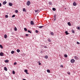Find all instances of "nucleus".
<instances>
[{
    "instance_id": "09e8293b",
    "label": "nucleus",
    "mask_w": 80,
    "mask_h": 80,
    "mask_svg": "<svg viewBox=\"0 0 80 80\" xmlns=\"http://www.w3.org/2000/svg\"><path fill=\"white\" fill-rule=\"evenodd\" d=\"M23 80H26V79H23Z\"/></svg>"
},
{
    "instance_id": "c756f323",
    "label": "nucleus",
    "mask_w": 80,
    "mask_h": 80,
    "mask_svg": "<svg viewBox=\"0 0 80 80\" xmlns=\"http://www.w3.org/2000/svg\"><path fill=\"white\" fill-rule=\"evenodd\" d=\"M5 18H8V15H6L5 16Z\"/></svg>"
},
{
    "instance_id": "c03bdc74",
    "label": "nucleus",
    "mask_w": 80,
    "mask_h": 80,
    "mask_svg": "<svg viewBox=\"0 0 80 80\" xmlns=\"http://www.w3.org/2000/svg\"><path fill=\"white\" fill-rule=\"evenodd\" d=\"M77 44H80V43L78 42H77Z\"/></svg>"
},
{
    "instance_id": "e433bc0d",
    "label": "nucleus",
    "mask_w": 80,
    "mask_h": 80,
    "mask_svg": "<svg viewBox=\"0 0 80 80\" xmlns=\"http://www.w3.org/2000/svg\"><path fill=\"white\" fill-rule=\"evenodd\" d=\"M15 17V15H13L12 16V17L13 18V17Z\"/></svg>"
},
{
    "instance_id": "aec40b11",
    "label": "nucleus",
    "mask_w": 80,
    "mask_h": 80,
    "mask_svg": "<svg viewBox=\"0 0 80 80\" xmlns=\"http://www.w3.org/2000/svg\"><path fill=\"white\" fill-rule=\"evenodd\" d=\"M14 53H15V51H12L11 52V53H12V54H13Z\"/></svg>"
},
{
    "instance_id": "ea45409f",
    "label": "nucleus",
    "mask_w": 80,
    "mask_h": 80,
    "mask_svg": "<svg viewBox=\"0 0 80 80\" xmlns=\"http://www.w3.org/2000/svg\"><path fill=\"white\" fill-rule=\"evenodd\" d=\"M77 29H78V30H80V27H78Z\"/></svg>"
},
{
    "instance_id": "72a5a7b5",
    "label": "nucleus",
    "mask_w": 80,
    "mask_h": 80,
    "mask_svg": "<svg viewBox=\"0 0 80 80\" xmlns=\"http://www.w3.org/2000/svg\"><path fill=\"white\" fill-rule=\"evenodd\" d=\"M72 32L73 33H75V31H74V30H72Z\"/></svg>"
},
{
    "instance_id": "393cba45",
    "label": "nucleus",
    "mask_w": 80,
    "mask_h": 80,
    "mask_svg": "<svg viewBox=\"0 0 80 80\" xmlns=\"http://www.w3.org/2000/svg\"><path fill=\"white\" fill-rule=\"evenodd\" d=\"M24 30L26 31L27 32V28H24Z\"/></svg>"
},
{
    "instance_id": "a18cd8bd",
    "label": "nucleus",
    "mask_w": 80,
    "mask_h": 80,
    "mask_svg": "<svg viewBox=\"0 0 80 80\" xmlns=\"http://www.w3.org/2000/svg\"><path fill=\"white\" fill-rule=\"evenodd\" d=\"M0 7H2V3H0Z\"/></svg>"
},
{
    "instance_id": "f257e3e1",
    "label": "nucleus",
    "mask_w": 80,
    "mask_h": 80,
    "mask_svg": "<svg viewBox=\"0 0 80 80\" xmlns=\"http://www.w3.org/2000/svg\"><path fill=\"white\" fill-rule=\"evenodd\" d=\"M27 5L28 6H29V5H30V2L29 1H28L27 2Z\"/></svg>"
},
{
    "instance_id": "bb28decb",
    "label": "nucleus",
    "mask_w": 80,
    "mask_h": 80,
    "mask_svg": "<svg viewBox=\"0 0 80 80\" xmlns=\"http://www.w3.org/2000/svg\"><path fill=\"white\" fill-rule=\"evenodd\" d=\"M15 13H18V10H15Z\"/></svg>"
},
{
    "instance_id": "c85d7f7f",
    "label": "nucleus",
    "mask_w": 80,
    "mask_h": 80,
    "mask_svg": "<svg viewBox=\"0 0 80 80\" xmlns=\"http://www.w3.org/2000/svg\"><path fill=\"white\" fill-rule=\"evenodd\" d=\"M39 11V10H35V12H36L38 13V12Z\"/></svg>"
},
{
    "instance_id": "0eeeda50",
    "label": "nucleus",
    "mask_w": 80,
    "mask_h": 80,
    "mask_svg": "<svg viewBox=\"0 0 80 80\" xmlns=\"http://www.w3.org/2000/svg\"><path fill=\"white\" fill-rule=\"evenodd\" d=\"M73 5L74 6H76V5H77V3L75 2H74L73 3Z\"/></svg>"
},
{
    "instance_id": "7ed1b4c3",
    "label": "nucleus",
    "mask_w": 80,
    "mask_h": 80,
    "mask_svg": "<svg viewBox=\"0 0 80 80\" xmlns=\"http://www.w3.org/2000/svg\"><path fill=\"white\" fill-rule=\"evenodd\" d=\"M24 72H26V74H29V73H28V70H27L25 69L24 70Z\"/></svg>"
},
{
    "instance_id": "20e7f679",
    "label": "nucleus",
    "mask_w": 80,
    "mask_h": 80,
    "mask_svg": "<svg viewBox=\"0 0 80 80\" xmlns=\"http://www.w3.org/2000/svg\"><path fill=\"white\" fill-rule=\"evenodd\" d=\"M9 6H10L11 7H12V5H13V4L11 2H9Z\"/></svg>"
},
{
    "instance_id": "b1692460",
    "label": "nucleus",
    "mask_w": 80,
    "mask_h": 80,
    "mask_svg": "<svg viewBox=\"0 0 80 80\" xmlns=\"http://www.w3.org/2000/svg\"><path fill=\"white\" fill-rule=\"evenodd\" d=\"M48 41L49 42H51V40H50L49 38L48 39Z\"/></svg>"
},
{
    "instance_id": "79ce46f5",
    "label": "nucleus",
    "mask_w": 80,
    "mask_h": 80,
    "mask_svg": "<svg viewBox=\"0 0 80 80\" xmlns=\"http://www.w3.org/2000/svg\"><path fill=\"white\" fill-rule=\"evenodd\" d=\"M16 64H17V62H15L14 63V65H16Z\"/></svg>"
},
{
    "instance_id": "a211bd4d",
    "label": "nucleus",
    "mask_w": 80,
    "mask_h": 80,
    "mask_svg": "<svg viewBox=\"0 0 80 80\" xmlns=\"http://www.w3.org/2000/svg\"><path fill=\"white\" fill-rule=\"evenodd\" d=\"M74 58H75V59H76V60H78V58L77 56H75L74 57Z\"/></svg>"
},
{
    "instance_id": "c9c22d12",
    "label": "nucleus",
    "mask_w": 80,
    "mask_h": 80,
    "mask_svg": "<svg viewBox=\"0 0 80 80\" xmlns=\"http://www.w3.org/2000/svg\"><path fill=\"white\" fill-rule=\"evenodd\" d=\"M57 15L56 14H55L54 16V18H56V16Z\"/></svg>"
},
{
    "instance_id": "2f4dec72",
    "label": "nucleus",
    "mask_w": 80,
    "mask_h": 80,
    "mask_svg": "<svg viewBox=\"0 0 80 80\" xmlns=\"http://www.w3.org/2000/svg\"><path fill=\"white\" fill-rule=\"evenodd\" d=\"M28 32L29 33H31L32 32H31V31H30L28 30Z\"/></svg>"
},
{
    "instance_id": "58836bf2",
    "label": "nucleus",
    "mask_w": 80,
    "mask_h": 80,
    "mask_svg": "<svg viewBox=\"0 0 80 80\" xmlns=\"http://www.w3.org/2000/svg\"><path fill=\"white\" fill-rule=\"evenodd\" d=\"M44 48H47V46H44Z\"/></svg>"
},
{
    "instance_id": "8fccbe9b",
    "label": "nucleus",
    "mask_w": 80,
    "mask_h": 80,
    "mask_svg": "<svg viewBox=\"0 0 80 80\" xmlns=\"http://www.w3.org/2000/svg\"><path fill=\"white\" fill-rule=\"evenodd\" d=\"M65 10H66V9H67V8H65Z\"/></svg>"
},
{
    "instance_id": "1a4fd4ad",
    "label": "nucleus",
    "mask_w": 80,
    "mask_h": 80,
    "mask_svg": "<svg viewBox=\"0 0 80 80\" xmlns=\"http://www.w3.org/2000/svg\"><path fill=\"white\" fill-rule=\"evenodd\" d=\"M68 24L69 26H71V23H70V22H68Z\"/></svg>"
},
{
    "instance_id": "dca6fc26",
    "label": "nucleus",
    "mask_w": 80,
    "mask_h": 80,
    "mask_svg": "<svg viewBox=\"0 0 80 80\" xmlns=\"http://www.w3.org/2000/svg\"><path fill=\"white\" fill-rule=\"evenodd\" d=\"M17 51L18 53H19V52H20V50L19 49H17Z\"/></svg>"
},
{
    "instance_id": "7c9ffc66",
    "label": "nucleus",
    "mask_w": 80,
    "mask_h": 80,
    "mask_svg": "<svg viewBox=\"0 0 80 80\" xmlns=\"http://www.w3.org/2000/svg\"><path fill=\"white\" fill-rule=\"evenodd\" d=\"M0 47L1 48H3V46H2V45L1 44L0 45Z\"/></svg>"
},
{
    "instance_id": "f3484780",
    "label": "nucleus",
    "mask_w": 80,
    "mask_h": 80,
    "mask_svg": "<svg viewBox=\"0 0 80 80\" xmlns=\"http://www.w3.org/2000/svg\"><path fill=\"white\" fill-rule=\"evenodd\" d=\"M47 72L48 73H50V71L49 69L47 70Z\"/></svg>"
},
{
    "instance_id": "423d86ee",
    "label": "nucleus",
    "mask_w": 80,
    "mask_h": 80,
    "mask_svg": "<svg viewBox=\"0 0 80 80\" xmlns=\"http://www.w3.org/2000/svg\"><path fill=\"white\" fill-rule=\"evenodd\" d=\"M7 3V2L6 1H4L2 2V3L3 5H5V4Z\"/></svg>"
},
{
    "instance_id": "5701e85b",
    "label": "nucleus",
    "mask_w": 80,
    "mask_h": 80,
    "mask_svg": "<svg viewBox=\"0 0 80 80\" xmlns=\"http://www.w3.org/2000/svg\"><path fill=\"white\" fill-rule=\"evenodd\" d=\"M50 34L51 35H54V33H53V32H51Z\"/></svg>"
},
{
    "instance_id": "f8f14e48",
    "label": "nucleus",
    "mask_w": 80,
    "mask_h": 80,
    "mask_svg": "<svg viewBox=\"0 0 80 80\" xmlns=\"http://www.w3.org/2000/svg\"><path fill=\"white\" fill-rule=\"evenodd\" d=\"M48 3L50 5H52V3L51 2H48Z\"/></svg>"
},
{
    "instance_id": "9d476101",
    "label": "nucleus",
    "mask_w": 80,
    "mask_h": 80,
    "mask_svg": "<svg viewBox=\"0 0 80 80\" xmlns=\"http://www.w3.org/2000/svg\"><path fill=\"white\" fill-rule=\"evenodd\" d=\"M65 33H66V35H68L69 34V33H68L67 31H65Z\"/></svg>"
},
{
    "instance_id": "4be33fe9",
    "label": "nucleus",
    "mask_w": 80,
    "mask_h": 80,
    "mask_svg": "<svg viewBox=\"0 0 80 80\" xmlns=\"http://www.w3.org/2000/svg\"><path fill=\"white\" fill-rule=\"evenodd\" d=\"M14 30L15 31H17V28L16 27H15L14 28Z\"/></svg>"
},
{
    "instance_id": "412c9836",
    "label": "nucleus",
    "mask_w": 80,
    "mask_h": 80,
    "mask_svg": "<svg viewBox=\"0 0 80 80\" xmlns=\"http://www.w3.org/2000/svg\"><path fill=\"white\" fill-rule=\"evenodd\" d=\"M22 10L23 12H26V9L25 8H23Z\"/></svg>"
},
{
    "instance_id": "39448f33",
    "label": "nucleus",
    "mask_w": 80,
    "mask_h": 80,
    "mask_svg": "<svg viewBox=\"0 0 80 80\" xmlns=\"http://www.w3.org/2000/svg\"><path fill=\"white\" fill-rule=\"evenodd\" d=\"M0 56H3V53L2 52L0 53Z\"/></svg>"
},
{
    "instance_id": "9b49d317",
    "label": "nucleus",
    "mask_w": 80,
    "mask_h": 80,
    "mask_svg": "<svg viewBox=\"0 0 80 80\" xmlns=\"http://www.w3.org/2000/svg\"><path fill=\"white\" fill-rule=\"evenodd\" d=\"M4 37L5 38H7V34H5L4 35Z\"/></svg>"
},
{
    "instance_id": "37998d69",
    "label": "nucleus",
    "mask_w": 80,
    "mask_h": 80,
    "mask_svg": "<svg viewBox=\"0 0 80 80\" xmlns=\"http://www.w3.org/2000/svg\"><path fill=\"white\" fill-rule=\"evenodd\" d=\"M68 75H70V72H68Z\"/></svg>"
},
{
    "instance_id": "de8ad7c7",
    "label": "nucleus",
    "mask_w": 80,
    "mask_h": 80,
    "mask_svg": "<svg viewBox=\"0 0 80 80\" xmlns=\"http://www.w3.org/2000/svg\"><path fill=\"white\" fill-rule=\"evenodd\" d=\"M55 20H56V18H54V21H55Z\"/></svg>"
},
{
    "instance_id": "4468645a",
    "label": "nucleus",
    "mask_w": 80,
    "mask_h": 80,
    "mask_svg": "<svg viewBox=\"0 0 80 80\" xmlns=\"http://www.w3.org/2000/svg\"><path fill=\"white\" fill-rule=\"evenodd\" d=\"M44 26H40L39 27V28H42V27H44Z\"/></svg>"
},
{
    "instance_id": "a878e982",
    "label": "nucleus",
    "mask_w": 80,
    "mask_h": 80,
    "mask_svg": "<svg viewBox=\"0 0 80 80\" xmlns=\"http://www.w3.org/2000/svg\"><path fill=\"white\" fill-rule=\"evenodd\" d=\"M5 62H6L7 63H8V60H7L5 61Z\"/></svg>"
},
{
    "instance_id": "ddd939ff",
    "label": "nucleus",
    "mask_w": 80,
    "mask_h": 80,
    "mask_svg": "<svg viewBox=\"0 0 80 80\" xmlns=\"http://www.w3.org/2000/svg\"><path fill=\"white\" fill-rule=\"evenodd\" d=\"M4 70H5V71H7V68L6 67H4Z\"/></svg>"
},
{
    "instance_id": "473e14b6",
    "label": "nucleus",
    "mask_w": 80,
    "mask_h": 80,
    "mask_svg": "<svg viewBox=\"0 0 80 80\" xmlns=\"http://www.w3.org/2000/svg\"><path fill=\"white\" fill-rule=\"evenodd\" d=\"M35 32L36 33H38V31L37 30H36Z\"/></svg>"
},
{
    "instance_id": "4c0bfd02",
    "label": "nucleus",
    "mask_w": 80,
    "mask_h": 80,
    "mask_svg": "<svg viewBox=\"0 0 80 80\" xmlns=\"http://www.w3.org/2000/svg\"><path fill=\"white\" fill-rule=\"evenodd\" d=\"M28 34H26V37H28Z\"/></svg>"
},
{
    "instance_id": "a19ab883",
    "label": "nucleus",
    "mask_w": 80,
    "mask_h": 80,
    "mask_svg": "<svg viewBox=\"0 0 80 80\" xmlns=\"http://www.w3.org/2000/svg\"><path fill=\"white\" fill-rule=\"evenodd\" d=\"M60 67H62V68H63V66L62 65H61Z\"/></svg>"
},
{
    "instance_id": "2eb2a0df",
    "label": "nucleus",
    "mask_w": 80,
    "mask_h": 80,
    "mask_svg": "<svg viewBox=\"0 0 80 80\" xmlns=\"http://www.w3.org/2000/svg\"><path fill=\"white\" fill-rule=\"evenodd\" d=\"M45 58H46V59H47V58H48V56L46 55L45 56Z\"/></svg>"
},
{
    "instance_id": "f704fd0d",
    "label": "nucleus",
    "mask_w": 80,
    "mask_h": 80,
    "mask_svg": "<svg viewBox=\"0 0 80 80\" xmlns=\"http://www.w3.org/2000/svg\"><path fill=\"white\" fill-rule=\"evenodd\" d=\"M12 73L13 74H15V72L14 71H12Z\"/></svg>"
},
{
    "instance_id": "6e6552de",
    "label": "nucleus",
    "mask_w": 80,
    "mask_h": 80,
    "mask_svg": "<svg viewBox=\"0 0 80 80\" xmlns=\"http://www.w3.org/2000/svg\"><path fill=\"white\" fill-rule=\"evenodd\" d=\"M31 25H34V23L33 22V21H31Z\"/></svg>"
},
{
    "instance_id": "49530a36",
    "label": "nucleus",
    "mask_w": 80,
    "mask_h": 80,
    "mask_svg": "<svg viewBox=\"0 0 80 80\" xmlns=\"http://www.w3.org/2000/svg\"><path fill=\"white\" fill-rule=\"evenodd\" d=\"M39 65H41V63H39Z\"/></svg>"
},
{
    "instance_id": "6ab92c4d",
    "label": "nucleus",
    "mask_w": 80,
    "mask_h": 80,
    "mask_svg": "<svg viewBox=\"0 0 80 80\" xmlns=\"http://www.w3.org/2000/svg\"><path fill=\"white\" fill-rule=\"evenodd\" d=\"M52 10H53V11H55L56 10V8H53Z\"/></svg>"
},
{
    "instance_id": "f03ea898",
    "label": "nucleus",
    "mask_w": 80,
    "mask_h": 80,
    "mask_svg": "<svg viewBox=\"0 0 80 80\" xmlns=\"http://www.w3.org/2000/svg\"><path fill=\"white\" fill-rule=\"evenodd\" d=\"M75 60L72 59L71 60V63H74L75 62Z\"/></svg>"
},
{
    "instance_id": "cd10ccee",
    "label": "nucleus",
    "mask_w": 80,
    "mask_h": 80,
    "mask_svg": "<svg viewBox=\"0 0 80 80\" xmlns=\"http://www.w3.org/2000/svg\"><path fill=\"white\" fill-rule=\"evenodd\" d=\"M64 57L66 58H67V57H68V56H67V54H65V55H64Z\"/></svg>"
}]
</instances>
